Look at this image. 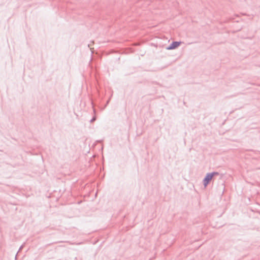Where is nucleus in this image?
<instances>
[{"label": "nucleus", "mask_w": 260, "mask_h": 260, "mask_svg": "<svg viewBox=\"0 0 260 260\" xmlns=\"http://www.w3.org/2000/svg\"><path fill=\"white\" fill-rule=\"evenodd\" d=\"M218 172H212L206 174L203 180V185L205 187H207L210 183L211 181L213 179V177L219 175Z\"/></svg>", "instance_id": "obj_1"}, {"label": "nucleus", "mask_w": 260, "mask_h": 260, "mask_svg": "<svg viewBox=\"0 0 260 260\" xmlns=\"http://www.w3.org/2000/svg\"><path fill=\"white\" fill-rule=\"evenodd\" d=\"M181 44V41H173L168 47L167 50H173L177 48Z\"/></svg>", "instance_id": "obj_2"}, {"label": "nucleus", "mask_w": 260, "mask_h": 260, "mask_svg": "<svg viewBox=\"0 0 260 260\" xmlns=\"http://www.w3.org/2000/svg\"><path fill=\"white\" fill-rule=\"evenodd\" d=\"M96 116H94L91 118V119L90 120V122L91 123H92V122H94V121L96 120Z\"/></svg>", "instance_id": "obj_3"}, {"label": "nucleus", "mask_w": 260, "mask_h": 260, "mask_svg": "<svg viewBox=\"0 0 260 260\" xmlns=\"http://www.w3.org/2000/svg\"><path fill=\"white\" fill-rule=\"evenodd\" d=\"M22 248H23V245H21V246H20V247L19 248V250H18V252H19V251L22 249Z\"/></svg>", "instance_id": "obj_4"}, {"label": "nucleus", "mask_w": 260, "mask_h": 260, "mask_svg": "<svg viewBox=\"0 0 260 260\" xmlns=\"http://www.w3.org/2000/svg\"><path fill=\"white\" fill-rule=\"evenodd\" d=\"M109 101H110V99H109V100L107 101V104H108V103H109Z\"/></svg>", "instance_id": "obj_5"}, {"label": "nucleus", "mask_w": 260, "mask_h": 260, "mask_svg": "<svg viewBox=\"0 0 260 260\" xmlns=\"http://www.w3.org/2000/svg\"><path fill=\"white\" fill-rule=\"evenodd\" d=\"M17 254L16 255V256H15V259H17Z\"/></svg>", "instance_id": "obj_6"}, {"label": "nucleus", "mask_w": 260, "mask_h": 260, "mask_svg": "<svg viewBox=\"0 0 260 260\" xmlns=\"http://www.w3.org/2000/svg\"><path fill=\"white\" fill-rule=\"evenodd\" d=\"M91 104L92 105V106H93V102H91Z\"/></svg>", "instance_id": "obj_7"}]
</instances>
